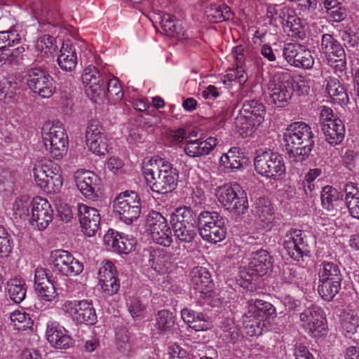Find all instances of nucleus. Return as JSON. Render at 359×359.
<instances>
[{
  "instance_id": "1",
  "label": "nucleus",
  "mask_w": 359,
  "mask_h": 359,
  "mask_svg": "<svg viewBox=\"0 0 359 359\" xmlns=\"http://www.w3.org/2000/svg\"><path fill=\"white\" fill-rule=\"evenodd\" d=\"M313 134L311 127L303 122L292 123L284 133L285 150L289 158L295 163L306 160L313 147Z\"/></svg>"
},
{
  "instance_id": "2",
  "label": "nucleus",
  "mask_w": 359,
  "mask_h": 359,
  "mask_svg": "<svg viewBox=\"0 0 359 359\" xmlns=\"http://www.w3.org/2000/svg\"><path fill=\"white\" fill-rule=\"evenodd\" d=\"M145 180L151 190L158 194H167L173 191L177 184L178 171L170 163L147 164L143 168Z\"/></svg>"
},
{
  "instance_id": "3",
  "label": "nucleus",
  "mask_w": 359,
  "mask_h": 359,
  "mask_svg": "<svg viewBox=\"0 0 359 359\" xmlns=\"http://www.w3.org/2000/svg\"><path fill=\"white\" fill-rule=\"evenodd\" d=\"M33 177L37 187L48 194L58 193L63 184L60 166L50 161L40 160L34 163Z\"/></svg>"
},
{
  "instance_id": "4",
  "label": "nucleus",
  "mask_w": 359,
  "mask_h": 359,
  "mask_svg": "<svg viewBox=\"0 0 359 359\" xmlns=\"http://www.w3.org/2000/svg\"><path fill=\"white\" fill-rule=\"evenodd\" d=\"M198 231L204 241L216 243L226 237L224 218L215 211H203L198 217Z\"/></svg>"
},
{
  "instance_id": "5",
  "label": "nucleus",
  "mask_w": 359,
  "mask_h": 359,
  "mask_svg": "<svg viewBox=\"0 0 359 359\" xmlns=\"http://www.w3.org/2000/svg\"><path fill=\"white\" fill-rule=\"evenodd\" d=\"M42 139L46 151L53 158L63 157L67 149L68 137L61 123H46L42 128Z\"/></svg>"
},
{
  "instance_id": "6",
  "label": "nucleus",
  "mask_w": 359,
  "mask_h": 359,
  "mask_svg": "<svg viewBox=\"0 0 359 359\" xmlns=\"http://www.w3.org/2000/svg\"><path fill=\"white\" fill-rule=\"evenodd\" d=\"M217 198L225 209L238 215L244 214L248 208L247 194L237 183L219 187Z\"/></svg>"
},
{
  "instance_id": "7",
  "label": "nucleus",
  "mask_w": 359,
  "mask_h": 359,
  "mask_svg": "<svg viewBox=\"0 0 359 359\" xmlns=\"http://www.w3.org/2000/svg\"><path fill=\"white\" fill-rule=\"evenodd\" d=\"M254 165L258 174L267 178L278 179L285 173L283 158L271 150L258 152Z\"/></svg>"
},
{
  "instance_id": "8",
  "label": "nucleus",
  "mask_w": 359,
  "mask_h": 359,
  "mask_svg": "<svg viewBox=\"0 0 359 359\" xmlns=\"http://www.w3.org/2000/svg\"><path fill=\"white\" fill-rule=\"evenodd\" d=\"M293 83V79L287 73L277 74L270 79L268 93L277 107H283L288 103L294 91Z\"/></svg>"
},
{
  "instance_id": "9",
  "label": "nucleus",
  "mask_w": 359,
  "mask_h": 359,
  "mask_svg": "<svg viewBox=\"0 0 359 359\" xmlns=\"http://www.w3.org/2000/svg\"><path fill=\"white\" fill-rule=\"evenodd\" d=\"M63 313L78 324L94 325L97 315L91 301L66 300L61 305Z\"/></svg>"
},
{
  "instance_id": "10",
  "label": "nucleus",
  "mask_w": 359,
  "mask_h": 359,
  "mask_svg": "<svg viewBox=\"0 0 359 359\" xmlns=\"http://www.w3.org/2000/svg\"><path fill=\"white\" fill-rule=\"evenodd\" d=\"M309 237L301 229H290L283 238V245L294 261L301 262L309 257Z\"/></svg>"
},
{
  "instance_id": "11",
  "label": "nucleus",
  "mask_w": 359,
  "mask_h": 359,
  "mask_svg": "<svg viewBox=\"0 0 359 359\" xmlns=\"http://www.w3.org/2000/svg\"><path fill=\"white\" fill-rule=\"evenodd\" d=\"M299 322L305 332L313 337L319 338L327 334L325 317L317 306H309L300 313Z\"/></svg>"
},
{
  "instance_id": "12",
  "label": "nucleus",
  "mask_w": 359,
  "mask_h": 359,
  "mask_svg": "<svg viewBox=\"0 0 359 359\" xmlns=\"http://www.w3.org/2000/svg\"><path fill=\"white\" fill-rule=\"evenodd\" d=\"M114 212L126 224H131L140 217L141 212L140 200L133 191H126L120 194L114 202Z\"/></svg>"
},
{
  "instance_id": "13",
  "label": "nucleus",
  "mask_w": 359,
  "mask_h": 359,
  "mask_svg": "<svg viewBox=\"0 0 359 359\" xmlns=\"http://www.w3.org/2000/svg\"><path fill=\"white\" fill-rule=\"evenodd\" d=\"M26 83L30 90L43 98L50 97L55 90L53 77L41 68L28 69Z\"/></svg>"
},
{
  "instance_id": "14",
  "label": "nucleus",
  "mask_w": 359,
  "mask_h": 359,
  "mask_svg": "<svg viewBox=\"0 0 359 359\" xmlns=\"http://www.w3.org/2000/svg\"><path fill=\"white\" fill-rule=\"evenodd\" d=\"M53 269L66 276H76L83 271V263L66 250H57L50 255Z\"/></svg>"
},
{
  "instance_id": "15",
  "label": "nucleus",
  "mask_w": 359,
  "mask_h": 359,
  "mask_svg": "<svg viewBox=\"0 0 359 359\" xmlns=\"http://www.w3.org/2000/svg\"><path fill=\"white\" fill-rule=\"evenodd\" d=\"M86 142L88 149L95 155L104 156L107 153V135L98 121L91 120L88 122L86 131Z\"/></svg>"
},
{
  "instance_id": "16",
  "label": "nucleus",
  "mask_w": 359,
  "mask_h": 359,
  "mask_svg": "<svg viewBox=\"0 0 359 359\" xmlns=\"http://www.w3.org/2000/svg\"><path fill=\"white\" fill-rule=\"evenodd\" d=\"M151 238L157 244L168 247L172 242L171 230L166 219L158 212H151L147 217Z\"/></svg>"
},
{
  "instance_id": "17",
  "label": "nucleus",
  "mask_w": 359,
  "mask_h": 359,
  "mask_svg": "<svg viewBox=\"0 0 359 359\" xmlns=\"http://www.w3.org/2000/svg\"><path fill=\"white\" fill-rule=\"evenodd\" d=\"M53 219V210L48 200L36 197L31 202L30 224L39 231L45 230Z\"/></svg>"
},
{
  "instance_id": "18",
  "label": "nucleus",
  "mask_w": 359,
  "mask_h": 359,
  "mask_svg": "<svg viewBox=\"0 0 359 359\" xmlns=\"http://www.w3.org/2000/svg\"><path fill=\"white\" fill-rule=\"evenodd\" d=\"M285 60L292 66L304 69H310L314 65V59L311 51L299 43H288L283 49Z\"/></svg>"
},
{
  "instance_id": "19",
  "label": "nucleus",
  "mask_w": 359,
  "mask_h": 359,
  "mask_svg": "<svg viewBox=\"0 0 359 359\" xmlns=\"http://www.w3.org/2000/svg\"><path fill=\"white\" fill-rule=\"evenodd\" d=\"M82 81L87 95L95 102L104 96L103 76L95 66L89 65L83 70Z\"/></svg>"
},
{
  "instance_id": "20",
  "label": "nucleus",
  "mask_w": 359,
  "mask_h": 359,
  "mask_svg": "<svg viewBox=\"0 0 359 359\" xmlns=\"http://www.w3.org/2000/svg\"><path fill=\"white\" fill-rule=\"evenodd\" d=\"M103 242L109 250H114L120 254H128L132 252L137 241L132 236L109 230L103 237Z\"/></svg>"
},
{
  "instance_id": "21",
  "label": "nucleus",
  "mask_w": 359,
  "mask_h": 359,
  "mask_svg": "<svg viewBox=\"0 0 359 359\" xmlns=\"http://www.w3.org/2000/svg\"><path fill=\"white\" fill-rule=\"evenodd\" d=\"M77 210L82 232L87 236H93L100 227V215L98 210L83 203L78 204Z\"/></svg>"
},
{
  "instance_id": "22",
  "label": "nucleus",
  "mask_w": 359,
  "mask_h": 359,
  "mask_svg": "<svg viewBox=\"0 0 359 359\" xmlns=\"http://www.w3.org/2000/svg\"><path fill=\"white\" fill-rule=\"evenodd\" d=\"M74 180L81 193L87 198H97L100 180L93 172L88 170H78L74 173Z\"/></svg>"
},
{
  "instance_id": "23",
  "label": "nucleus",
  "mask_w": 359,
  "mask_h": 359,
  "mask_svg": "<svg viewBox=\"0 0 359 359\" xmlns=\"http://www.w3.org/2000/svg\"><path fill=\"white\" fill-rule=\"evenodd\" d=\"M191 282L199 298L208 301L212 295V282L210 272L202 266L194 267L191 271Z\"/></svg>"
},
{
  "instance_id": "24",
  "label": "nucleus",
  "mask_w": 359,
  "mask_h": 359,
  "mask_svg": "<svg viewBox=\"0 0 359 359\" xmlns=\"http://www.w3.org/2000/svg\"><path fill=\"white\" fill-rule=\"evenodd\" d=\"M34 287L38 295L45 301L50 302L57 295L54 283L44 268L38 267L35 269Z\"/></svg>"
},
{
  "instance_id": "25",
  "label": "nucleus",
  "mask_w": 359,
  "mask_h": 359,
  "mask_svg": "<svg viewBox=\"0 0 359 359\" xmlns=\"http://www.w3.org/2000/svg\"><path fill=\"white\" fill-rule=\"evenodd\" d=\"M218 144L216 137H208L206 139L200 137L196 140H187L184 146V151L190 158H200L207 156Z\"/></svg>"
},
{
  "instance_id": "26",
  "label": "nucleus",
  "mask_w": 359,
  "mask_h": 359,
  "mask_svg": "<svg viewBox=\"0 0 359 359\" xmlns=\"http://www.w3.org/2000/svg\"><path fill=\"white\" fill-rule=\"evenodd\" d=\"M246 160L238 147L231 148L219 158V168L224 172H236L244 168Z\"/></svg>"
},
{
  "instance_id": "27",
  "label": "nucleus",
  "mask_w": 359,
  "mask_h": 359,
  "mask_svg": "<svg viewBox=\"0 0 359 359\" xmlns=\"http://www.w3.org/2000/svg\"><path fill=\"white\" fill-rule=\"evenodd\" d=\"M253 212L263 228L270 229L275 220L274 210L271 201L264 197L257 198L253 205Z\"/></svg>"
},
{
  "instance_id": "28",
  "label": "nucleus",
  "mask_w": 359,
  "mask_h": 359,
  "mask_svg": "<svg viewBox=\"0 0 359 359\" xmlns=\"http://www.w3.org/2000/svg\"><path fill=\"white\" fill-rule=\"evenodd\" d=\"M46 334L48 342L57 348H67L70 345L71 338L67 330L56 321L48 322Z\"/></svg>"
},
{
  "instance_id": "29",
  "label": "nucleus",
  "mask_w": 359,
  "mask_h": 359,
  "mask_svg": "<svg viewBox=\"0 0 359 359\" xmlns=\"http://www.w3.org/2000/svg\"><path fill=\"white\" fill-rule=\"evenodd\" d=\"M276 316L275 307L269 302L262 299H250L248 302V318H257L259 320H269Z\"/></svg>"
},
{
  "instance_id": "30",
  "label": "nucleus",
  "mask_w": 359,
  "mask_h": 359,
  "mask_svg": "<svg viewBox=\"0 0 359 359\" xmlns=\"http://www.w3.org/2000/svg\"><path fill=\"white\" fill-rule=\"evenodd\" d=\"M149 263L151 267L159 274L169 273L173 266L170 254L160 248L151 250Z\"/></svg>"
},
{
  "instance_id": "31",
  "label": "nucleus",
  "mask_w": 359,
  "mask_h": 359,
  "mask_svg": "<svg viewBox=\"0 0 359 359\" xmlns=\"http://www.w3.org/2000/svg\"><path fill=\"white\" fill-rule=\"evenodd\" d=\"M240 112L254 126H260L264 120L266 109L264 105L257 100H246L243 102Z\"/></svg>"
},
{
  "instance_id": "32",
  "label": "nucleus",
  "mask_w": 359,
  "mask_h": 359,
  "mask_svg": "<svg viewBox=\"0 0 359 359\" xmlns=\"http://www.w3.org/2000/svg\"><path fill=\"white\" fill-rule=\"evenodd\" d=\"M324 83L326 92L334 103L341 106L348 104L349 98L346 90L337 78L329 76Z\"/></svg>"
},
{
  "instance_id": "33",
  "label": "nucleus",
  "mask_w": 359,
  "mask_h": 359,
  "mask_svg": "<svg viewBox=\"0 0 359 359\" xmlns=\"http://www.w3.org/2000/svg\"><path fill=\"white\" fill-rule=\"evenodd\" d=\"M322 130L326 142L330 145H337L344 138L345 126L341 119L330 121L322 126Z\"/></svg>"
},
{
  "instance_id": "34",
  "label": "nucleus",
  "mask_w": 359,
  "mask_h": 359,
  "mask_svg": "<svg viewBox=\"0 0 359 359\" xmlns=\"http://www.w3.org/2000/svg\"><path fill=\"white\" fill-rule=\"evenodd\" d=\"M181 317L183 321L195 331H204L210 328L208 318L203 313L184 308L181 310Z\"/></svg>"
},
{
  "instance_id": "35",
  "label": "nucleus",
  "mask_w": 359,
  "mask_h": 359,
  "mask_svg": "<svg viewBox=\"0 0 359 359\" xmlns=\"http://www.w3.org/2000/svg\"><path fill=\"white\" fill-rule=\"evenodd\" d=\"M320 50L327 60L344 57V54H345L342 45L333 35L329 34L322 35Z\"/></svg>"
},
{
  "instance_id": "36",
  "label": "nucleus",
  "mask_w": 359,
  "mask_h": 359,
  "mask_svg": "<svg viewBox=\"0 0 359 359\" xmlns=\"http://www.w3.org/2000/svg\"><path fill=\"white\" fill-rule=\"evenodd\" d=\"M248 264L250 269L255 270L259 276H262L271 271L273 258L266 250H261L252 254Z\"/></svg>"
},
{
  "instance_id": "37",
  "label": "nucleus",
  "mask_w": 359,
  "mask_h": 359,
  "mask_svg": "<svg viewBox=\"0 0 359 359\" xmlns=\"http://www.w3.org/2000/svg\"><path fill=\"white\" fill-rule=\"evenodd\" d=\"M57 64L65 72H72L77 64L76 48L72 44L63 43L60 54L57 57Z\"/></svg>"
},
{
  "instance_id": "38",
  "label": "nucleus",
  "mask_w": 359,
  "mask_h": 359,
  "mask_svg": "<svg viewBox=\"0 0 359 359\" xmlns=\"http://www.w3.org/2000/svg\"><path fill=\"white\" fill-rule=\"evenodd\" d=\"M343 194L331 186H325L320 194L321 204L327 211L337 210L343 202Z\"/></svg>"
},
{
  "instance_id": "39",
  "label": "nucleus",
  "mask_w": 359,
  "mask_h": 359,
  "mask_svg": "<svg viewBox=\"0 0 359 359\" xmlns=\"http://www.w3.org/2000/svg\"><path fill=\"white\" fill-rule=\"evenodd\" d=\"M317 268L319 281H341L343 279L340 268L337 263L323 261Z\"/></svg>"
},
{
  "instance_id": "40",
  "label": "nucleus",
  "mask_w": 359,
  "mask_h": 359,
  "mask_svg": "<svg viewBox=\"0 0 359 359\" xmlns=\"http://www.w3.org/2000/svg\"><path fill=\"white\" fill-rule=\"evenodd\" d=\"M6 290L10 299L15 303L22 302L27 294L25 281L19 278H11L6 284Z\"/></svg>"
},
{
  "instance_id": "41",
  "label": "nucleus",
  "mask_w": 359,
  "mask_h": 359,
  "mask_svg": "<svg viewBox=\"0 0 359 359\" xmlns=\"http://www.w3.org/2000/svg\"><path fill=\"white\" fill-rule=\"evenodd\" d=\"M243 326L246 334L249 336H259L266 332L270 328V321L258 319L257 318H248L246 312L243 316Z\"/></svg>"
},
{
  "instance_id": "42",
  "label": "nucleus",
  "mask_w": 359,
  "mask_h": 359,
  "mask_svg": "<svg viewBox=\"0 0 359 359\" xmlns=\"http://www.w3.org/2000/svg\"><path fill=\"white\" fill-rule=\"evenodd\" d=\"M285 32L292 38L304 39L306 36L304 26L302 20L292 13L283 25Z\"/></svg>"
},
{
  "instance_id": "43",
  "label": "nucleus",
  "mask_w": 359,
  "mask_h": 359,
  "mask_svg": "<svg viewBox=\"0 0 359 359\" xmlns=\"http://www.w3.org/2000/svg\"><path fill=\"white\" fill-rule=\"evenodd\" d=\"M155 321V328L158 334L170 332L175 325L173 313L167 309L158 311Z\"/></svg>"
},
{
  "instance_id": "44",
  "label": "nucleus",
  "mask_w": 359,
  "mask_h": 359,
  "mask_svg": "<svg viewBox=\"0 0 359 359\" xmlns=\"http://www.w3.org/2000/svg\"><path fill=\"white\" fill-rule=\"evenodd\" d=\"M116 349L123 355H129L135 350L133 340L126 328L116 332Z\"/></svg>"
},
{
  "instance_id": "45",
  "label": "nucleus",
  "mask_w": 359,
  "mask_h": 359,
  "mask_svg": "<svg viewBox=\"0 0 359 359\" xmlns=\"http://www.w3.org/2000/svg\"><path fill=\"white\" fill-rule=\"evenodd\" d=\"M207 18L212 22H219L229 20L232 13L229 7L224 4H210L205 11Z\"/></svg>"
},
{
  "instance_id": "46",
  "label": "nucleus",
  "mask_w": 359,
  "mask_h": 359,
  "mask_svg": "<svg viewBox=\"0 0 359 359\" xmlns=\"http://www.w3.org/2000/svg\"><path fill=\"white\" fill-rule=\"evenodd\" d=\"M175 236L179 243H190L197 236V229L194 224L182 225L177 224L172 226Z\"/></svg>"
},
{
  "instance_id": "47",
  "label": "nucleus",
  "mask_w": 359,
  "mask_h": 359,
  "mask_svg": "<svg viewBox=\"0 0 359 359\" xmlns=\"http://www.w3.org/2000/svg\"><path fill=\"white\" fill-rule=\"evenodd\" d=\"M293 9L287 6L270 5L267 7L266 16L271 21L278 22L282 25L293 13Z\"/></svg>"
},
{
  "instance_id": "48",
  "label": "nucleus",
  "mask_w": 359,
  "mask_h": 359,
  "mask_svg": "<svg viewBox=\"0 0 359 359\" xmlns=\"http://www.w3.org/2000/svg\"><path fill=\"white\" fill-rule=\"evenodd\" d=\"M55 39L50 35L40 37L36 43V50L41 56L49 57L57 50Z\"/></svg>"
},
{
  "instance_id": "49",
  "label": "nucleus",
  "mask_w": 359,
  "mask_h": 359,
  "mask_svg": "<svg viewBox=\"0 0 359 359\" xmlns=\"http://www.w3.org/2000/svg\"><path fill=\"white\" fill-rule=\"evenodd\" d=\"M193 211L190 208L184 206L175 210L170 215V222L172 226L177 224L187 225V224H194Z\"/></svg>"
},
{
  "instance_id": "50",
  "label": "nucleus",
  "mask_w": 359,
  "mask_h": 359,
  "mask_svg": "<svg viewBox=\"0 0 359 359\" xmlns=\"http://www.w3.org/2000/svg\"><path fill=\"white\" fill-rule=\"evenodd\" d=\"M341 284V281H319V294L325 300L330 301L339 292Z\"/></svg>"
},
{
  "instance_id": "51",
  "label": "nucleus",
  "mask_w": 359,
  "mask_h": 359,
  "mask_svg": "<svg viewBox=\"0 0 359 359\" xmlns=\"http://www.w3.org/2000/svg\"><path fill=\"white\" fill-rule=\"evenodd\" d=\"M305 278L304 270L295 265H287L283 267L282 278L285 282L299 283Z\"/></svg>"
},
{
  "instance_id": "52",
  "label": "nucleus",
  "mask_w": 359,
  "mask_h": 359,
  "mask_svg": "<svg viewBox=\"0 0 359 359\" xmlns=\"http://www.w3.org/2000/svg\"><path fill=\"white\" fill-rule=\"evenodd\" d=\"M13 215L15 218L25 219L31 214V202L27 196L17 198L13 204Z\"/></svg>"
},
{
  "instance_id": "53",
  "label": "nucleus",
  "mask_w": 359,
  "mask_h": 359,
  "mask_svg": "<svg viewBox=\"0 0 359 359\" xmlns=\"http://www.w3.org/2000/svg\"><path fill=\"white\" fill-rule=\"evenodd\" d=\"M161 25L163 31L168 36H177L180 38L184 35L174 17L169 14H164L161 17Z\"/></svg>"
},
{
  "instance_id": "54",
  "label": "nucleus",
  "mask_w": 359,
  "mask_h": 359,
  "mask_svg": "<svg viewBox=\"0 0 359 359\" xmlns=\"http://www.w3.org/2000/svg\"><path fill=\"white\" fill-rule=\"evenodd\" d=\"M20 87V83L13 79H2L0 81V99H12Z\"/></svg>"
},
{
  "instance_id": "55",
  "label": "nucleus",
  "mask_w": 359,
  "mask_h": 359,
  "mask_svg": "<svg viewBox=\"0 0 359 359\" xmlns=\"http://www.w3.org/2000/svg\"><path fill=\"white\" fill-rule=\"evenodd\" d=\"M10 318L13 327L18 330H25L33 325L29 315L22 311H15L11 314Z\"/></svg>"
},
{
  "instance_id": "56",
  "label": "nucleus",
  "mask_w": 359,
  "mask_h": 359,
  "mask_svg": "<svg viewBox=\"0 0 359 359\" xmlns=\"http://www.w3.org/2000/svg\"><path fill=\"white\" fill-rule=\"evenodd\" d=\"M236 127L240 130L242 135H249L252 132L255 128L259 126H254L252 121L248 120V118L245 117L241 112L235 118Z\"/></svg>"
},
{
  "instance_id": "57",
  "label": "nucleus",
  "mask_w": 359,
  "mask_h": 359,
  "mask_svg": "<svg viewBox=\"0 0 359 359\" xmlns=\"http://www.w3.org/2000/svg\"><path fill=\"white\" fill-rule=\"evenodd\" d=\"M359 325V318L353 314H346L341 322V328L344 334H352L355 333Z\"/></svg>"
},
{
  "instance_id": "58",
  "label": "nucleus",
  "mask_w": 359,
  "mask_h": 359,
  "mask_svg": "<svg viewBox=\"0 0 359 359\" xmlns=\"http://www.w3.org/2000/svg\"><path fill=\"white\" fill-rule=\"evenodd\" d=\"M128 311L133 318H140L142 316L145 309V304L136 297H131L128 301Z\"/></svg>"
},
{
  "instance_id": "59",
  "label": "nucleus",
  "mask_w": 359,
  "mask_h": 359,
  "mask_svg": "<svg viewBox=\"0 0 359 359\" xmlns=\"http://www.w3.org/2000/svg\"><path fill=\"white\" fill-rule=\"evenodd\" d=\"M345 193L346 205H350L353 202L359 201V188L356 184L353 182L346 183L343 188Z\"/></svg>"
},
{
  "instance_id": "60",
  "label": "nucleus",
  "mask_w": 359,
  "mask_h": 359,
  "mask_svg": "<svg viewBox=\"0 0 359 359\" xmlns=\"http://www.w3.org/2000/svg\"><path fill=\"white\" fill-rule=\"evenodd\" d=\"M259 276L255 270L250 269V265L240 272L239 278L238 281L239 284L243 287H249L253 281H255L257 278Z\"/></svg>"
},
{
  "instance_id": "61",
  "label": "nucleus",
  "mask_w": 359,
  "mask_h": 359,
  "mask_svg": "<svg viewBox=\"0 0 359 359\" xmlns=\"http://www.w3.org/2000/svg\"><path fill=\"white\" fill-rule=\"evenodd\" d=\"M116 276L114 264L109 261L102 262L99 269V282L106 280Z\"/></svg>"
},
{
  "instance_id": "62",
  "label": "nucleus",
  "mask_w": 359,
  "mask_h": 359,
  "mask_svg": "<svg viewBox=\"0 0 359 359\" xmlns=\"http://www.w3.org/2000/svg\"><path fill=\"white\" fill-rule=\"evenodd\" d=\"M328 18L334 22H341L346 17L345 8L341 3L337 4L335 6H331L326 8Z\"/></svg>"
},
{
  "instance_id": "63",
  "label": "nucleus",
  "mask_w": 359,
  "mask_h": 359,
  "mask_svg": "<svg viewBox=\"0 0 359 359\" xmlns=\"http://www.w3.org/2000/svg\"><path fill=\"white\" fill-rule=\"evenodd\" d=\"M12 250L10 236L6 230L0 226V256H7Z\"/></svg>"
},
{
  "instance_id": "64",
  "label": "nucleus",
  "mask_w": 359,
  "mask_h": 359,
  "mask_svg": "<svg viewBox=\"0 0 359 359\" xmlns=\"http://www.w3.org/2000/svg\"><path fill=\"white\" fill-rule=\"evenodd\" d=\"M100 285L102 290L108 295L116 294L120 287L119 281L118 280L116 276L107 279L106 280L100 282Z\"/></svg>"
}]
</instances>
